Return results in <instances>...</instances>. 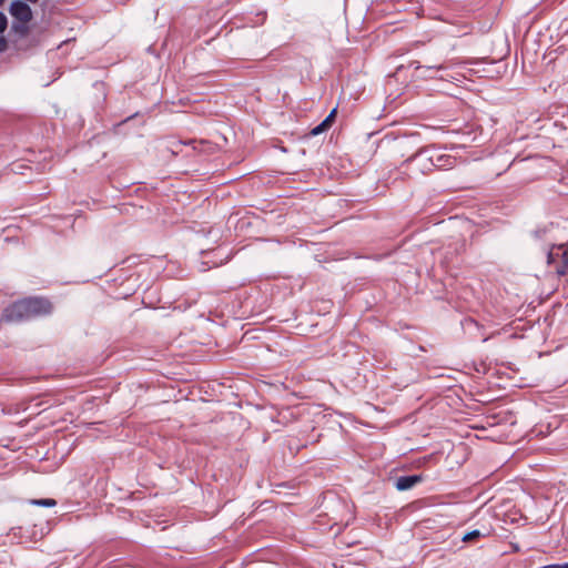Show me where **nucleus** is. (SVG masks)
I'll use <instances>...</instances> for the list:
<instances>
[{
  "label": "nucleus",
  "instance_id": "1",
  "mask_svg": "<svg viewBox=\"0 0 568 568\" xmlns=\"http://www.w3.org/2000/svg\"><path fill=\"white\" fill-rule=\"evenodd\" d=\"M51 310L52 305L47 298L28 297L6 307L2 312L1 321L9 324L21 323L50 314Z\"/></svg>",
  "mask_w": 568,
  "mask_h": 568
},
{
  "label": "nucleus",
  "instance_id": "2",
  "mask_svg": "<svg viewBox=\"0 0 568 568\" xmlns=\"http://www.w3.org/2000/svg\"><path fill=\"white\" fill-rule=\"evenodd\" d=\"M434 170L432 148H424L404 161L400 165V173L408 178L425 175Z\"/></svg>",
  "mask_w": 568,
  "mask_h": 568
},
{
  "label": "nucleus",
  "instance_id": "3",
  "mask_svg": "<svg viewBox=\"0 0 568 568\" xmlns=\"http://www.w3.org/2000/svg\"><path fill=\"white\" fill-rule=\"evenodd\" d=\"M9 12L13 18L23 23H27L32 19L31 8L20 0L11 2Z\"/></svg>",
  "mask_w": 568,
  "mask_h": 568
},
{
  "label": "nucleus",
  "instance_id": "4",
  "mask_svg": "<svg viewBox=\"0 0 568 568\" xmlns=\"http://www.w3.org/2000/svg\"><path fill=\"white\" fill-rule=\"evenodd\" d=\"M432 158H433L434 169L436 168V169L447 170V169L454 168L456 164V158H454L449 154H440L434 148H432Z\"/></svg>",
  "mask_w": 568,
  "mask_h": 568
},
{
  "label": "nucleus",
  "instance_id": "5",
  "mask_svg": "<svg viewBox=\"0 0 568 568\" xmlns=\"http://www.w3.org/2000/svg\"><path fill=\"white\" fill-rule=\"evenodd\" d=\"M422 480L418 475L400 476L396 479L395 487L403 491L413 488L417 483Z\"/></svg>",
  "mask_w": 568,
  "mask_h": 568
},
{
  "label": "nucleus",
  "instance_id": "6",
  "mask_svg": "<svg viewBox=\"0 0 568 568\" xmlns=\"http://www.w3.org/2000/svg\"><path fill=\"white\" fill-rule=\"evenodd\" d=\"M559 253L561 254V257H562V265L560 267H557L556 271L559 275H564L568 271V247H564V246L558 247V252L556 253V255H559ZM554 256H555L554 252L548 253V263L552 262Z\"/></svg>",
  "mask_w": 568,
  "mask_h": 568
},
{
  "label": "nucleus",
  "instance_id": "7",
  "mask_svg": "<svg viewBox=\"0 0 568 568\" xmlns=\"http://www.w3.org/2000/svg\"><path fill=\"white\" fill-rule=\"evenodd\" d=\"M11 534H12L13 537H17L18 534H19L20 538H27L30 541H36L38 539L36 537V531L33 529L30 532L29 529H24L22 527H19V528L12 529Z\"/></svg>",
  "mask_w": 568,
  "mask_h": 568
},
{
  "label": "nucleus",
  "instance_id": "8",
  "mask_svg": "<svg viewBox=\"0 0 568 568\" xmlns=\"http://www.w3.org/2000/svg\"><path fill=\"white\" fill-rule=\"evenodd\" d=\"M463 327H464L465 332L470 335H474L475 332L480 331L479 324L473 318L465 320L463 323Z\"/></svg>",
  "mask_w": 568,
  "mask_h": 568
},
{
  "label": "nucleus",
  "instance_id": "9",
  "mask_svg": "<svg viewBox=\"0 0 568 568\" xmlns=\"http://www.w3.org/2000/svg\"><path fill=\"white\" fill-rule=\"evenodd\" d=\"M486 532L481 531L480 529H474L467 534H465L463 537H462V541L464 542H471L476 539H478L479 537L481 536H485Z\"/></svg>",
  "mask_w": 568,
  "mask_h": 568
},
{
  "label": "nucleus",
  "instance_id": "10",
  "mask_svg": "<svg viewBox=\"0 0 568 568\" xmlns=\"http://www.w3.org/2000/svg\"><path fill=\"white\" fill-rule=\"evenodd\" d=\"M31 505L41 506V507H54L57 501L52 498H42V499H31Z\"/></svg>",
  "mask_w": 568,
  "mask_h": 568
},
{
  "label": "nucleus",
  "instance_id": "11",
  "mask_svg": "<svg viewBox=\"0 0 568 568\" xmlns=\"http://www.w3.org/2000/svg\"><path fill=\"white\" fill-rule=\"evenodd\" d=\"M8 27V19L6 14L0 11V34L3 33L7 30Z\"/></svg>",
  "mask_w": 568,
  "mask_h": 568
},
{
  "label": "nucleus",
  "instance_id": "12",
  "mask_svg": "<svg viewBox=\"0 0 568 568\" xmlns=\"http://www.w3.org/2000/svg\"><path fill=\"white\" fill-rule=\"evenodd\" d=\"M327 129L322 124V122L316 125L312 131H311V134L312 135H318L321 133H323L324 131H326Z\"/></svg>",
  "mask_w": 568,
  "mask_h": 568
},
{
  "label": "nucleus",
  "instance_id": "13",
  "mask_svg": "<svg viewBox=\"0 0 568 568\" xmlns=\"http://www.w3.org/2000/svg\"><path fill=\"white\" fill-rule=\"evenodd\" d=\"M501 414L509 415V417L507 418V423H508L510 426H515V425H516V420L514 419V417L511 416V414L509 413V410H505V412H504V410H503V412H500V410H499V416H500Z\"/></svg>",
  "mask_w": 568,
  "mask_h": 568
},
{
  "label": "nucleus",
  "instance_id": "14",
  "mask_svg": "<svg viewBox=\"0 0 568 568\" xmlns=\"http://www.w3.org/2000/svg\"><path fill=\"white\" fill-rule=\"evenodd\" d=\"M7 49V41L3 37H0V52H3Z\"/></svg>",
  "mask_w": 568,
  "mask_h": 568
},
{
  "label": "nucleus",
  "instance_id": "15",
  "mask_svg": "<svg viewBox=\"0 0 568 568\" xmlns=\"http://www.w3.org/2000/svg\"><path fill=\"white\" fill-rule=\"evenodd\" d=\"M335 114H336V109H333L331 111V113L325 119H327L332 123L335 118Z\"/></svg>",
  "mask_w": 568,
  "mask_h": 568
},
{
  "label": "nucleus",
  "instance_id": "16",
  "mask_svg": "<svg viewBox=\"0 0 568 568\" xmlns=\"http://www.w3.org/2000/svg\"><path fill=\"white\" fill-rule=\"evenodd\" d=\"M322 124H323L326 129H328V128L331 126V124H332V123H331L327 119H324V120L322 121Z\"/></svg>",
  "mask_w": 568,
  "mask_h": 568
},
{
  "label": "nucleus",
  "instance_id": "17",
  "mask_svg": "<svg viewBox=\"0 0 568 568\" xmlns=\"http://www.w3.org/2000/svg\"><path fill=\"white\" fill-rule=\"evenodd\" d=\"M427 69H437V70H442V69H444V67H443V65H438V67H427Z\"/></svg>",
  "mask_w": 568,
  "mask_h": 568
},
{
  "label": "nucleus",
  "instance_id": "18",
  "mask_svg": "<svg viewBox=\"0 0 568 568\" xmlns=\"http://www.w3.org/2000/svg\"><path fill=\"white\" fill-rule=\"evenodd\" d=\"M561 568H568V561L565 564H561Z\"/></svg>",
  "mask_w": 568,
  "mask_h": 568
},
{
  "label": "nucleus",
  "instance_id": "19",
  "mask_svg": "<svg viewBox=\"0 0 568 568\" xmlns=\"http://www.w3.org/2000/svg\"><path fill=\"white\" fill-rule=\"evenodd\" d=\"M6 0H0V6H2Z\"/></svg>",
  "mask_w": 568,
  "mask_h": 568
}]
</instances>
